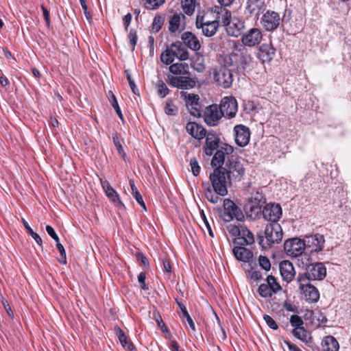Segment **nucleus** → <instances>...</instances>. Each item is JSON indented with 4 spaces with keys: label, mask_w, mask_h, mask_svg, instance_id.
<instances>
[{
    "label": "nucleus",
    "mask_w": 351,
    "mask_h": 351,
    "mask_svg": "<svg viewBox=\"0 0 351 351\" xmlns=\"http://www.w3.org/2000/svg\"><path fill=\"white\" fill-rule=\"evenodd\" d=\"M189 58V51L179 41L171 44L160 55L161 62L167 65L172 64L176 59L184 61L188 60Z\"/></svg>",
    "instance_id": "obj_1"
},
{
    "label": "nucleus",
    "mask_w": 351,
    "mask_h": 351,
    "mask_svg": "<svg viewBox=\"0 0 351 351\" xmlns=\"http://www.w3.org/2000/svg\"><path fill=\"white\" fill-rule=\"evenodd\" d=\"M265 240L260 237V245L264 247H270L274 243H280L283 237L281 226L277 223H270L266 226L265 230Z\"/></svg>",
    "instance_id": "obj_2"
},
{
    "label": "nucleus",
    "mask_w": 351,
    "mask_h": 351,
    "mask_svg": "<svg viewBox=\"0 0 351 351\" xmlns=\"http://www.w3.org/2000/svg\"><path fill=\"white\" fill-rule=\"evenodd\" d=\"M213 189L219 195L225 196L228 193L227 182L228 178L223 169L216 167L210 175Z\"/></svg>",
    "instance_id": "obj_3"
},
{
    "label": "nucleus",
    "mask_w": 351,
    "mask_h": 351,
    "mask_svg": "<svg viewBox=\"0 0 351 351\" xmlns=\"http://www.w3.org/2000/svg\"><path fill=\"white\" fill-rule=\"evenodd\" d=\"M213 76L217 84L223 88H228L233 82V74L230 69L225 66H220L213 69Z\"/></svg>",
    "instance_id": "obj_4"
},
{
    "label": "nucleus",
    "mask_w": 351,
    "mask_h": 351,
    "mask_svg": "<svg viewBox=\"0 0 351 351\" xmlns=\"http://www.w3.org/2000/svg\"><path fill=\"white\" fill-rule=\"evenodd\" d=\"M300 289L304 295L306 300L310 302H316L319 298V293L317 289L310 284L309 280L305 276H298Z\"/></svg>",
    "instance_id": "obj_5"
},
{
    "label": "nucleus",
    "mask_w": 351,
    "mask_h": 351,
    "mask_svg": "<svg viewBox=\"0 0 351 351\" xmlns=\"http://www.w3.org/2000/svg\"><path fill=\"white\" fill-rule=\"evenodd\" d=\"M306 245L305 241L298 238H293L285 242L284 250L288 256L298 257L303 254Z\"/></svg>",
    "instance_id": "obj_6"
},
{
    "label": "nucleus",
    "mask_w": 351,
    "mask_h": 351,
    "mask_svg": "<svg viewBox=\"0 0 351 351\" xmlns=\"http://www.w3.org/2000/svg\"><path fill=\"white\" fill-rule=\"evenodd\" d=\"M221 169H224L229 180H240L244 174V168L242 164L234 160L228 159L225 167H221Z\"/></svg>",
    "instance_id": "obj_7"
},
{
    "label": "nucleus",
    "mask_w": 351,
    "mask_h": 351,
    "mask_svg": "<svg viewBox=\"0 0 351 351\" xmlns=\"http://www.w3.org/2000/svg\"><path fill=\"white\" fill-rule=\"evenodd\" d=\"M281 22L282 19L280 14L271 10H267L261 19L263 27L268 32L276 29Z\"/></svg>",
    "instance_id": "obj_8"
},
{
    "label": "nucleus",
    "mask_w": 351,
    "mask_h": 351,
    "mask_svg": "<svg viewBox=\"0 0 351 351\" xmlns=\"http://www.w3.org/2000/svg\"><path fill=\"white\" fill-rule=\"evenodd\" d=\"M326 275V268L322 263H316L309 265L306 268V271L304 274H300L298 276H305L309 280H321Z\"/></svg>",
    "instance_id": "obj_9"
},
{
    "label": "nucleus",
    "mask_w": 351,
    "mask_h": 351,
    "mask_svg": "<svg viewBox=\"0 0 351 351\" xmlns=\"http://www.w3.org/2000/svg\"><path fill=\"white\" fill-rule=\"evenodd\" d=\"M219 108L223 117L232 118L238 110L237 101L233 97H225L221 99Z\"/></svg>",
    "instance_id": "obj_10"
},
{
    "label": "nucleus",
    "mask_w": 351,
    "mask_h": 351,
    "mask_svg": "<svg viewBox=\"0 0 351 351\" xmlns=\"http://www.w3.org/2000/svg\"><path fill=\"white\" fill-rule=\"evenodd\" d=\"M186 28V17L181 12H176L169 16V31L172 34L180 33Z\"/></svg>",
    "instance_id": "obj_11"
},
{
    "label": "nucleus",
    "mask_w": 351,
    "mask_h": 351,
    "mask_svg": "<svg viewBox=\"0 0 351 351\" xmlns=\"http://www.w3.org/2000/svg\"><path fill=\"white\" fill-rule=\"evenodd\" d=\"M240 210L237 205L230 199L223 200V210L221 213V217L223 221L229 222L234 217L239 219Z\"/></svg>",
    "instance_id": "obj_12"
},
{
    "label": "nucleus",
    "mask_w": 351,
    "mask_h": 351,
    "mask_svg": "<svg viewBox=\"0 0 351 351\" xmlns=\"http://www.w3.org/2000/svg\"><path fill=\"white\" fill-rule=\"evenodd\" d=\"M223 114L216 104H213L207 107L204 111V119L205 123L210 126L217 125Z\"/></svg>",
    "instance_id": "obj_13"
},
{
    "label": "nucleus",
    "mask_w": 351,
    "mask_h": 351,
    "mask_svg": "<svg viewBox=\"0 0 351 351\" xmlns=\"http://www.w3.org/2000/svg\"><path fill=\"white\" fill-rule=\"evenodd\" d=\"M263 38L261 31L253 27L242 35L241 42L245 46L254 47L258 45Z\"/></svg>",
    "instance_id": "obj_14"
},
{
    "label": "nucleus",
    "mask_w": 351,
    "mask_h": 351,
    "mask_svg": "<svg viewBox=\"0 0 351 351\" xmlns=\"http://www.w3.org/2000/svg\"><path fill=\"white\" fill-rule=\"evenodd\" d=\"M263 215L265 219L276 223L282 216V208L278 204H268L263 210Z\"/></svg>",
    "instance_id": "obj_15"
},
{
    "label": "nucleus",
    "mask_w": 351,
    "mask_h": 351,
    "mask_svg": "<svg viewBox=\"0 0 351 351\" xmlns=\"http://www.w3.org/2000/svg\"><path fill=\"white\" fill-rule=\"evenodd\" d=\"M233 254L239 261L247 263L250 265L255 264L256 258L252 250L242 246H236L232 250Z\"/></svg>",
    "instance_id": "obj_16"
},
{
    "label": "nucleus",
    "mask_w": 351,
    "mask_h": 351,
    "mask_svg": "<svg viewBox=\"0 0 351 351\" xmlns=\"http://www.w3.org/2000/svg\"><path fill=\"white\" fill-rule=\"evenodd\" d=\"M235 133V142L240 147L246 146L250 141V129L244 125H237L234 128Z\"/></svg>",
    "instance_id": "obj_17"
},
{
    "label": "nucleus",
    "mask_w": 351,
    "mask_h": 351,
    "mask_svg": "<svg viewBox=\"0 0 351 351\" xmlns=\"http://www.w3.org/2000/svg\"><path fill=\"white\" fill-rule=\"evenodd\" d=\"M101 184L105 192L106 195L111 202H112L116 206L119 207V208H125L124 204L120 199L119 194L111 186L108 181L101 180Z\"/></svg>",
    "instance_id": "obj_18"
},
{
    "label": "nucleus",
    "mask_w": 351,
    "mask_h": 351,
    "mask_svg": "<svg viewBox=\"0 0 351 351\" xmlns=\"http://www.w3.org/2000/svg\"><path fill=\"white\" fill-rule=\"evenodd\" d=\"M169 84L180 89L192 88L195 86V81L185 75L171 77L169 79Z\"/></svg>",
    "instance_id": "obj_19"
},
{
    "label": "nucleus",
    "mask_w": 351,
    "mask_h": 351,
    "mask_svg": "<svg viewBox=\"0 0 351 351\" xmlns=\"http://www.w3.org/2000/svg\"><path fill=\"white\" fill-rule=\"evenodd\" d=\"M244 28V21L241 19L234 16L228 23L227 26L226 27V31L229 36L238 37L241 35Z\"/></svg>",
    "instance_id": "obj_20"
},
{
    "label": "nucleus",
    "mask_w": 351,
    "mask_h": 351,
    "mask_svg": "<svg viewBox=\"0 0 351 351\" xmlns=\"http://www.w3.org/2000/svg\"><path fill=\"white\" fill-rule=\"evenodd\" d=\"M265 8L264 0H247L245 10L251 16L258 18Z\"/></svg>",
    "instance_id": "obj_21"
},
{
    "label": "nucleus",
    "mask_w": 351,
    "mask_h": 351,
    "mask_svg": "<svg viewBox=\"0 0 351 351\" xmlns=\"http://www.w3.org/2000/svg\"><path fill=\"white\" fill-rule=\"evenodd\" d=\"M181 39L184 45L193 51H198L201 48V44L197 37L191 32H185L181 36Z\"/></svg>",
    "instance_id": "obj_22"
},
{
    "label": "nucleus",
    "mask_w": 351,
    "mask_h": 351,
    "mask_svg": "<svg viewBox=\"0 0 351 351\" xmlns=\"http://www.w3.org/2000/svg\"><path fill=\"white\" fill-rule=\"evenodd\" d=\"M206 143L204 146V152L207 156H211L214 152L219 147V139L214 133L206 134Z\"/></svg>",
    "instance_id": "obj_23"
},
{
    "label": "nucleus",
    "mask_w": 351,
    "mask_h": 351,
    "mask_svg": "<svg viewBox=\"0 0 351 351\" xmlns=\"http://www.w3.org/2000/svg\"><path fill=\"white\" fill-rule=\"evenodd\" d=\"M186 130L190 135L197 140L203 139L206 134L204 127L195 122H189L186 125Z\"/></svg>",
    "instance_id": "obj_24"
},
{
    "label": "nucleus",
    "mask_w": 351,
    "mask_h": 351,
    "mask_svg": "<svg viewBox=\"0 0 351 351\" xmlns=\"http://www.w3.org/2000/svg\"><path fill=\"white\" fill-rule=\"evenodd\" d=\"M280 271L282 278L287 282L293 279L295 274L293 264L289 261H284L280 263Z\"/></svg>",
    "instance_id": "obj_25"
},
{
    "label": "nucleus",
    "mask_w": 351,
    "mask_h": 351,
    "mask_svg": "<svg viewBox=\"0 0 351 351\" xmlns=\"http://www.w3.org/2000/svg\"><path fill=\"white\" fill-rule=\"evenodd\" d=\"M214 12L217 13L215 21H217L218 25L221 23L225 27L227 26L228 23L233 18L231 16V12L222 7L215 6Z\"/></svg>",
    "instance_id": "obj_26"
},
{
    "label": "nucleus",
    "mask_w": 351,
    "mask_h": 351,
    "mask_svg": "<svg viewBox=\"0 0 351 351\" xmlns=\"http://www.w3.org/2000/svg\"><path fill=\"white\" fill-rule=\"evenodd\" d=\"M324 241L325 240L323 235L316 234L308 237L305 243L306 242L307 245L312 247V250L319 252L322 251L324 248Z\"/></svg>",
    "instance_id": "obj_27"
},
{
    "label": "nucleus",
    "mask_w": 351,
    "mask_h": 351,
    "mask_svg": "<svg viewBox=\"0 0 351 351\" xmlns=\"http://www.w3.org/2000/svg\"><path fill=\"white\" fill-rule=\"evenodd\" d=\"M265 202V199L262 193L259 191L252 193L249 200V203L250 204V210L254 211L256 209L261 208Z\"/></svg>",
    "instance_id": "obj_28"
},
{
    "label": "nucleus",
    "mask_w": 351,
    "mask_h": 351,
    "mask_svg": "<svg viewBox=\"0 0 351 351\" xmlns=\"http://www.w3.org/2000/svg\"><path fill=\"white\" fill-rule=\"evenodd\" d=\"M324 351H339V344L332 336H326L322 341Z\"/></svg>",
    "instance_id": "obj_29"
},
{
    "label": "nucleus",
    "mask_w": 351,
    "mask_h": 351,
    "mask_svg": "<svg viewBox=\"0 0 351 351\" xmlns=\"http://www.w3.org/2000/svg\"><path fill=\"white\" fill-rule=\"evenodd\" d=\"M275 49L271 45H263L260 49V56L263 61H270L275 56Z\"/></svg>",
    "instance_id": "obj_30"
},
{
    "label": "nucleus",
    "mask_w": 351,
    "mask_h": 351,
    "mask_svg": "<svg viewBox=\"0 0 351 351\" xmlns=\"http://www.w3.org/2000/svg\"><path fill=\"white\" fill-rule=\"evenodd\" d=\"M114 331L122 346L125 349L132 351L134 349V345L128 341L124 332L119 327H116Z\"/></svg>",
    "instance_id": "obj_31"
},
{
    "label": "nucleus",
    "mask_w": 351,
    "mask_h": 351,
    "mask_svg": "<svg viewBox=\"0 0 351 351\" xmlns=\"http://www.w3.org/2000/svg\"><path fill=\"white\" fill-rule=\"evenodd\" d=\"M202 186L204 189L206 199L213 204H217L221 200L220 195L210 187L208 183H203Z\"/></svg>",
    "instance_id": "obj_32"
},
{
    "label": "nucleus",
    "mask_w": 351,
    "mask_h": 351,
    "mask_svg": "<svg viewBox=\"0 0 351 351\" xmlns=\"http://www.w3.org/2000/svg\"><path fill=\"white\" fill-rule=\"evenodd\" d=\"M217 21H206V23L202 27V33L207 37H211L215 34L218 29Z\"/></svg>",
    "instance_id": "obj_33"
},
{
    "label": "nucleus",
    "mask_w": 351,
    "mask_h": 351,
    "mask_svg": "<svg viewBox=\"0 0 351 351\" xmlns=\"http://www.w3.org/2000/svg\"><path fill=\"white\" fill-rule=\"evenodd\" d=\"M239 239L243 240V242H241V244L251 245L254 243V234L247 227L243 226H241V230Z\"/></svg>",
    "instance_id": "obj_34"
},
{
    "label": "nucleus",
    "mask_w": 351,
    "mask_h": 351,
    "mask_svg": "<svg viewBox=\"0 0 351 351\" xmlns=\"http://www.w3.org/2000/svg\"><path fill=\"white\" fill-rule=\"evenodd\" d=\"M181 96L184 97L186 105L188 108L190 107L193 108V106H199V97L197 95L187 93L186 92H181Z\"/></svg>",
    "instance_id": "obj_35"
},
{
    "label": "nucleus",
    "mask_w": 351,
    "mask_h": 351,
    "mask_svg": "<svg viewBox=\"0 0 351 351\" xmlns=\"http://www.w3.org/2000/svg\"><path fill=\"white\" fill-rule=\"evenodd\" d=\"M188 65L186 64L183 63H176L171 64L169 66V71L174 75H187L189 73L187 71Z\"/></svg>",
    "instance_id": "obj_36"
},
{
    "label": "nucleus",
    "mask_w": 351,
    "mask_h": 351,
    "mask_svg": "<svg viewBox=\"0 0 351 351\" xmlns=\"http://www.w3.org/2000/svg\"><path fill=\"white\" fill-rule=\"evenodd\" d=\"M226 156L220 149L217 150L212 160L211 165L217 167H222L221 165L224 163Z\"/></svg>",
    "instance_id": "obj_37"
},
{
    "label": "nucleus",
    "mask_w": 351,
    "mask_h": 351,
    "mask_svg": "<svg viewBox=\"0 0 351 351\" xmlns=\"http://www.w3.org/2000/svg\"><path fill=\"white\" fill-rule=\"evenodd\" d=\"M182 8L187 15H192L195 11V0H182Z\"/></svg>",
    "instance_id": "obj_38"
},
{
    "label": "nucleus",
    "mask_w": 351,
    "mask_h": 351,
    "mask_svg": "<svg viewBox=\"0 0 351 351\" xmlns=\"http://www.w3.org/2000/svg\"><path fill=\"white\" fill-rule=\"evenodd\" d=\"M176 302H177L179 308H180L184 317L186 319V322H188L190 327L193 330H195V324L193 323L192 318L191 317L190 315L189 314L185 306L183 304H182L180 302H179L178 300H176Z\"/></svg>",
    "instance_id": "obj_39"
},
{
    "label": "nucleus",
    "mask_w": 351,
    "mask_h": 351,
    "mask_svg": "<svg viewBox=\"0 0 351 351\" xmlns=\"http://www.w3.org/2000/svg\"><path fill=\"white\" fill-rule=\"evenodd\" d=\"M22 222L23 223L24 227L27 230V232L32 236V237L35 240V241L39 245H42V239L40 237L36 232H34V230L32 229V228L29 226V223L25 221V219H22Z\"/></svg>",
    "instance_id": "obj_40"
},
{
    "label": "nucleus",
    "mask_w": 351,
    "mask_h": 351,
    "mask_svg": "<svg viewBox=\"0 0 351 351\" xmlns=\"http://www.w3.org/2000/svg\"><path fill=\"white\" fill-rule=\"evenodd\" d=\"M293 334L296 338L303 341H306L308 332L304 327L302 326L294 328L293 330Z\"/></svg>",
    "instance_id": "obj_41"
},
{
    "label": "nucleus",
    "mask_w": 351,
    "mask_h": 351,
    "mask_svg": "<svg viewBox=\"0 0 351 351\" xmlns=\"http://www.w3.org/2000/svg\"><path fill=\"white\" fill-rule=\"evenodd\" d=\"M267 285L269 286V289L273 293H276L281 289L280 285L276 282V278L273 276H268L267 278Z\"/></svg>",
    "instance_id": "obj_42"
},
{
    "label": "nucleus",
    "mask_w": 351,
    "mask_h": 351,
    "mask_svg": "<svg viewBox=\"0 0 351 351\" xmlns=\"http://www.w3.org/2000/svg\"><path fill=\"white\" fill-rule=\"evenodd\" d=\"M269 286L266 283L261 284L258 289L259 294L263 298L271 297L273 294Z\"/></svg>",
    "instance_id": "obj_43"
},
{
    "label": "nucleus",
    "mask_w": 351,
    "mask_h": 351,
    "mask_svg": "<svg viewBox=\"0 0 351 351\" xmlns=\"http://www.w3.org/2000/svg\"><path fill=\"white\" fill-rule=\"evenodd\" d=\"M165 0H144V5L146 8L154 10L160 6Z\"/></svg>",
    "instance_id": "obj_44"
},
{
    "label": "nucleus",
    "mask_w": 351,
    "mask_h": 351,
    "mask_svg": "<svg viewBox=\"0 0 351 351\" xmlns=\"http://www.w3.org/2000/svg\"><path fill=\"white\" fill-rule=\"evenodd\" d=\"M259 266L265 271H269L271 268V263L269 258L265 256H259L258 257Z\"/></svg>",
    "instance_id": "obj_45"
},
{
    "label": "nucleus",
    "mask_w": 351,
    "mask_h": 351,
    "mask_svg": "<svg viewBox=\"0 0 351 351\" xmlns=\"http://www.w3.org/2000/svg\"><path fill=\"white\" fill-rule=\"evenodd\" d=\"M164 23V19L160 16H156L154 19L152 23V29L153 31L157 32H158Z\"/></svg>",
    "instance_id": "obj_46"
},
{
    "label": "nucleus",
    "mask_w": 351,
    "mask_h": 351,
    "mask_svg": "<svg viewBox=\"0 0 351 351\" xmlns=\"http://www.w3.org/2000/svg\"><path fill=\"white\" fill-rule=\"evenodd\" d=\"M290 323L291 326L294 327V328L302 327L303 325L302 319L297 315H291L290 318Z\"/></svg>",
    "instance_id": "obj_47"
},
{
    "label": "nucleus",
    "mask_w": 351,
    "mask_h": 351,
    "mask_svg": "<svg viewBox=\"0 0 351 351\" xmlns=\"http://www.w3.org/2000/svg\"><path fill=\"white\" fill-rule=\"evenodd\" d=\"M113 143L117 148V150L120 156L124 158L125 154L123 151V148L119 141V139L117 135L112 136Z\"/></svg>",
    "instance_id": "obj_48"
},
{
    "label": "nucleus",
    "mask_w": 351,
    "mask_h": 351,
    "mask_svg": "<svg viewBox=\"0 0 351 351\" xmlns=\"http://www.w3.org/2000/svg\"><path fill=\"white\" fill-rule=\"evenodd\" d=\"M263 319L270 328L276 330L278 328L276 321L271 316L265 315L263 316Z\"/></svg>",
    "instance_id": "obj_49"
},
{
    "label": "nucleus",
    "mask_w": 351,
    "mask_h": 351,
    "mask_svg": "<svg viewBox=\"0 0 351 351\" xmlns=\"http://www.w3.org/2000/svg\"><path fill=\"white\" fill-rule=\"evenodd\" d=\"M190 165L191 167L192 173L194 176H197L200 171V167L195 158H193L190 160Z\"/></svg>",
    "instance_id": "obj_50"
},
{
    "label": "nucleus",
    "mask_w": 351,
    "mask_h": 351,
    "mask_svg": "<svg viewBox=\"0 0 351 351\" xmlns=\"http://www.w3.org/2000/svg\"><path fill=\"white\" fill-rule=\"evenodd\" d=\"M128 39L130 44L131 45V48L132 50L134 49L135 45L137 43V35L136 31L131 29L128 34Z\"/></svg>",
    "instance_id": "obj_51"
},
{
    "label": "nucleus",
    "mask_w": 351,
    "mask_h": 351,
    "mask_svg": "<svg viewBox=\"0 0 351 351\" xmlns=\"http://www.w3.org/2000/svg\"><path fill=\"white\" fill-rule=\"evenodd\" d=\"M125 73H126V77H127V80L128 81V83H129V85L132 90V92L135 94V95H137L138 93V90L134 83V81L133 80V79L131 77V75L130 73V72L128 71H125Z\"/></svg>",
    "instance_id": "obj_52"
},
{
    "label": "nucleus",
    "mask_w": 351,
    "mask_h": 351,
    "mask_svg": "<svg viewBox=\"0 0 351 351\" xmlns=\"http://www.w3.org/2000/svg\"><path fill=\"white\" fill-rule=\"evenodd\" d=\"M229 159V156L231 155L234 151L232 146L228 144H222L219 149Z\"/></svg>",
    "instance_id": "obj_53"
},
{
    "label": "nucleus",
    "mask_w": 351,
    "mask_h": 351,
    "mask_svg": "<svg viewBox=\"0 0 351 351\" xmlns=\"http://www.w3.org/2000/svg\"><path fill=\"white\" fill-rule=\"evenodd\" d=\"M241 226L238 227L235 225L230 224L228 226V231L232 236H240Z\"/></svg>",
    "instance_id": "obj_54"
},
{
    "label": "nucleus",
    "mask_w": 351,
    "mask_h": 351,
    "mask_svg": "<svg viewBox=\"0 0 351 351\" xmlns=\"http://www.w3.org/2000/svg\"><path fill=\"white\" fill-rule=\"evenodd\" d=\"M169 93V88L164 82H161L158 85V94L162 97H165Z\"/></svg>",
    "instance_id": "obj_55"
},
{
    "label": "nucleus",
    "mask_w": 351,
    "mask_h": 351,
    "mask_svg": "<svg viewBox=\"0 0 351 351\" xmlns=\"http://www.w3.org/2000/svg\"><path fill=\"white\" fill-rule=\"evenodd\" d=\"M197 60H201V62L197 63V62H194L191 64V66L195 71H197L198 72H202L205 69L204 64L202 63L203 58H202V57H200V58H197Z\"/></svg>",
    "instance_id": "obj_56"
},
{
    "label": "nucleus",
    "mask_w": 351,
    "mask_h": 351,
    "mask_svg": "<svg viewBox=\"0 0 351 351\" xmlns=\"http://www.w3.org/2000/svg\"><path fill=\"white\" fill-rule=\"evenodd\" d=\"M56 247L58 250L60 255L62 257V260H60L59 261L60 263H62V264H64V265L66 264V252H65V250H64L63 245L61 243H57L56 244Z\"/></svg>",
    "instance_id": "obj_57"
},
{
    "label": "nucleus",
    "mask_w": 351,
    "mask_h": 351,
    "mask_svg": "<svg viewBox=\"0 0 351 351\" xmlns=\"http://www.w3.org/2000/svg\"><path fill=\"white\" fill-rule=\"evenodd\" d=\"M165 112L167 115H173L176 114V108L171 104V102H167L165 108Z\"/></svg>",
    "instance_id": "obj_58"
},
{
    "label": "nucleus",
    "mask_w": 351,
    "mask_h": 351,
    "mask_svg": "<svg viewBox=\"0 0 351 351\" xmlns=\"http://www.w3.org/2000/svg\"><path fill=\"white\" fill-rule=\"evenodd\" d=\"M146 274L145 272H141L138 276V280L141 283V287L142 289L146 290L148 289L145 284Z\"/></svg>",
    "instance_id": "obj_59"
},
{
    "label": "nucleus",
    "mask_w": 351,
    "mask_h": 351,
    "mask_svg": "<svg viewBox=\"0 0 351 351\" xmlns=\"http://www.w3.org/2000/svg\"><path fill=\"white\" fill-rule=\"evenodd\" d=\"M111 104L112 106V107L114 108V109L115 110L116 112L117 113V114L119 115V117L122 119L123 118V116H122V114H121V109L119 106V104H118V102L117 101V99L115 97V96L113 95H112V99L111 101Z\"/></svg>",
    "instance_id": "obj_60"
},
{
    "label": "nucleus",
    "mask_w": 351,
    "mask_h": 351,
    "mask_svg": "<svg viewBox=\"0 0 351 351\" xmlns=\"http://www.w3.org/2000/svg\"><path fill=\"white\" fill-rule=\"evenodd\" d=\"M132 195L134 196V197L135 198L136 202L140 204V206L144 210H146L145 204V202H144V201L143 199V197L141 195V193L138 191V192H136L135 193H134Z\"/></svg>",
    "instance_id": "obj_61"
},
{
    "label": "nucleus",
    "mask_w": 351,
    "mask_h": 351,
    "mask_svg": "<svg viewBox=\"0 0 351 351\" xmlns=\"http://www.w3.org/2000/svg\"><path fill=\"white\" fill-rule=\"evenodd\" d=\"M206 21L205 20V17L204 16L197 15L196 18V27L198 29H202L203 25H204L206 23Z\"/></svg>",
    "instance_id": "obj_62"
},
{
    "label": "nucleus",
    "mask_w": 351,
    "mask_h": 351,
    "mask_svg": "<svg viewBox=\"0 0 351 351\" xmlns=\"http://www.w3.org/2000/svg\"><path fill=\"white\" fill-rule=\"evenodd\" d=\"M80 4L82 5V9L84 10V14L86 18L89 20L91 19L90 14L88 12L87 5L86 3V0H80Z\"/></svg>",
    "instance_id": "obj_63"
},
{
    "label": "nucleus",
    "mask_w": 351,
    "mask_h": 351,
    "mask_svg": "<svg viewBox=\"0 0 351 351\" xmlns=\"http://www.w3.org/2000/svg\"><path fill=\"white\" fill-rule=\"evenodd\" d=\"M2 303H3V305L8 313V315H9V317H10L12 319L14 318V313L11 309V307L9 305V304L8 303V302L6 300H3L2 301Z\"/></svg>",
    "instance_id": "obj_64"
}]
</instances>
